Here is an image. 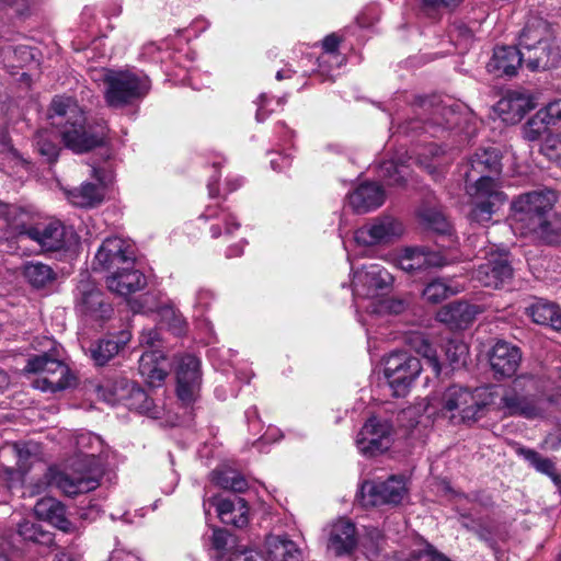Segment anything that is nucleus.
<instances>
[{
	"mask_svg": "<svg viewBox=\"0 0 561 561\" xmlns=\"http://www.w3.org/2000/svg\"><path fill=\"white\" fill-rule=\"evenodd\" d=\"M48 118L58 129L65 147L75 153L88 152L105 141V122L87 124L84 112L69 98L55 96L49 106Z\"/></svg>",
	"mask_w": 561,
	"mask_h": 561,
	"instance_id": "obj_1",
	"label": "nucleus"
},
{
	"mask_svg": "<svg viewBox=\"0 0 561 561\" xmlns=\"http://www.w3.org/2000/svg\"><path fill=\"white\" fill-rule=\"evenodd\" d=\"M553 190L541 188L518 195L512 202V229L520 236L534 234L541 239L561 236V221L550 219L557 202Z\"/></svg>",
	"mask_w": 561,
	"mask_h": 561,
	"instance_id": "obj_2",
	"label": "nucleus"
},
{
	"mask_svg": "<svg viewBox=\"0 0 561 561\" xmlns=\"http://www.w3.org/2000/svg\"><path fill=\"white\" fill-rule=\"evenodd\" d=\"M496 403L490 387L471 389L462 385H450L440 394L439 413L453 425H472L485 416L488 409Z\"/></svg>",
	"mask_w": 561,
	"mask_h": 561,
	"instance_id": "obj_3",
	"label": "nucleus"
},
{
	"mask_svg": "<svg viewBox=\"0 0 561 561\" xmlns=\"http://www.w3.org/2000/svg\"><path fill=\"white\" fill-rule=\"evenodd\" d=\"M537 385L538 379L535 376L520 375L507 386L491 387L496 396V403L491 407L505 416L527 420L543 417L546 408L542 399L531 392Z\"/></svg>",
	"mask_w": 561,
	"mask_h": 561,
	"instance_id": "obj_4",
	"label": "nucleus"
},
{
	"mask_svg": "<svg viewBox=\"0 0 561 561\" xmlns=\"http://www.w3.org/2000/svg\"><path fill=\"white\" fill-rule=\"evenodd\" d=\"M133 248H117L112 252L110 248H99L94 257V268L96 265L112 270L106 277L107 288L121 296H128L145 288L146 276L134 268L135 254L130 251Z\"/></svg>",
	"mask_w": 561,
	"mask_h": 561,
	"instance_id": "obj_5",
	"label": "nucleus"
},
{
	"mask_svg": "<svg viewBox=\"0 0 561 561\" xmlns=\"http://www.w3.org/2000/svg\"><path fill=\"white\" fill-rule=\"evenodd\" d=\"M554 31L540 16H531L519 35V46L527 50L526 66L531 71L554 67L560 60L559 48L553 44Z\"/></svg>",
	"mask_w": 561,
	"mask_h": 561,
	"instance_id": "obj_6",
	"label": "nucleus"
},
{
	"mask_svg": "<svg viewBox=\"0 0 561 561\" xmlns=\"http://www.w3.org/2000/svg\"><path fill=\"white\" fill-rule=\"evenodd\" d=\"M104 99L113 108H123L141 101L150 90V81L128 70H106Z\"/></svg>",
	"mask_w": 561,
	"mask_h": 561,
	"instance_id": "obj_7",
	"label": "nucleus"
},
{
	"mask_svg": "<svg viewBox=\"0 0 561 561\" xmlns=\"http://www.w3.org/2000/svg\"><path fill=\"white\" fill-rule=\"evenodd\" d=\"M502 156L496 148H480L462 165L466 187H499L495 179L502 171Z\"/></svg>",
	"mask_w": 561,
	"mask_h": 561,
	"instance_id": "obj_8",
	"label": "nucleus"
},
{
	"mask_svg": "<svg viewBox=\"0 0 561 561\" xmlns=\"http://www.w3.org/2000/svg\"><path fill=\"white\" fill-rule=\"evenodd\" d=\"M422 369L421 360L405 351L391 352L383 362V375L394 397L407 396Z\"/></svg>",
	"mask_w": 561,
	"mask_h": 561,
	"instance_id": "obj_9",
	"label": "nucleus"
},
{
	"mask_svg": "<svg viewBox=\"0 0 561 561\" xmlns=\"http://www.w3.org/2000/svg\"><path fill=\"white\" fill-rule=\"evenodd\" d=\"M25 369L30 373L41 374L38 387L44 391L57 392L72 385L73 377L61 359L50 353H43L30 357Z\"/></svg>",
	"mask_w": 561,
	"mask_h": 561,
	"instance_id": "obj_10",
	"label": "nucleus"
},
{
	"mask_svg": "<svg viewBox=\"0 0 561 561\" xmlns=\"http://www.w3.org/2000/svg\"><path fill=\"white\" fill-rule=\"evenodd\" d=\"M407 492L405 480L397 476L386 481H365L360 488L363 504L366 506L398 505Z\"/></svg>",
	"mask_w": 561,
	"mask_h": 561,
	"instance_id": "obj_11",
	"label": "nucleus"
},
{
	"mask_svg": "<svg viewBox=\"0 0 561 561\" xmlns=\"http://www.w3.org/2000/svg\"><path fill=\"white\" fill-rule=\"evenodd\" d=\"M392 433V424L388 420L371 416L357 434L356 446L365 456L381 454L390 448Z\"/></svg>",
	"mask_w": 561,
	"mask_h": 561,
	"instance_id": "obj_12",
	"label": "nucleus"
},
{
	"mask_svg": "<svg viewBox=\"0 0 561 561\" xmlns=\"http://www.w3.org/2000/svg\"><path fill=\"white\" fill-rule=\"evenodd\" d=\"M404 233L403 224L390 216L382 215L374 218L370 224L354 232L356 245H374L375 243H391Z\"/></svg>",
	"mask_w": 561,
	"mask_h": 561,
	"instance_id": "obj_13",
	"label": "nucleus"
},
{
	"mask_svg": "<svg viewBox=\"0 0 561 561\" xmlns=\"http://www.w3.org/2000/svg\"><path fill=\"white\" fill-rule=\"evenodd\" d=\"M33 213L15 204H0V242L18 243L28 238Z\"/></svg>",
	"mask_w": 561,
	"mask_h": 561,
	"instance_id": "obj_14",
	"label": "nucleus"
},
{
	"mask_svg": "<svg viewBox=\"0 0 561 561\" xmlns=\"http://www.w3.org/2000/svg\"><path fill=\"white\" fill-rule=\"evenodd\" d=\"M353 251L347 252V259L351 262V268L354 271L362 270L357 275L355 283V295H363L365 297H375L379 291L389 288L392 284V276L387 270L378 264H369L355 266L353 256L357 255V250H364V248H352Z\"/></svg>",
	"mask_w": 561,
	"mask_h": 561,
	"instance_id": "obj_15",
	"label": "nucleus"
},
{
	"mask_svg": "<svg viewBox=\"0 0 561 561\" xmlns=\"http://www.w3.org/2000/svg\"><path fill=\"white\" fill-rule=\"evenodd\" d=\"M27 240L38 245H75L77 243L71 227H66L57 219L37 220L34 216L31 219Z\"/></svg>",
	"mask_w": 561,
	"mask_h": 561,
	"instance_id": "obj_16",
	"label": "nucleus"
},
{
	"mask_svg": "<svg viewBox=\"0 0 561 561\" xmlns=\"http://www.w3.org/2000/svg\"><path fill=\"white\" fill-rule=\"evenodd\" d=\"M201 362L193 355L181 357L176 369V394L183 404L193 403L201 389Z\"/></svg>",
	"mask_w": 561,
	"mask_h": 561,
	"instance_id": "obj_17",
	"label": "nucleus"
},
{
	"mask_svg": "<svg viewBox=\"0 0 561 561\" xmlns=\"http://www.w3.org/2000/svg\"><path fill=\"white\" fill-rule=\"evenodd\" d=\"M102 469L88 468L84 471L58 472L53 478V483L67 496H75L95 490L100 484Z\"/></svg>",
	"mask_w": 561,
	"mask_h": 561,
	"instance_id": "obj_18",
	"label": "nucleus"
},
{
	"mask_svg": "<svg viewBox=\"0 0 561 561\" xmlns=\"http://www.w3.org/2000/svg\"><path fill=\"white\" fill-rule=\"evenodd\" d=\"M357 545L356 526L348 518H339L329 526L327 548L333 556H350Z\"/></svg>",
	"mask_w": 561,
	"mask_h": 561,
	"instance_id": "obj_19",
	"label": "nucleus"
},
{
	"mask_svg": "<svg viewBox=\"0 0 561 561\" xmlns=\"http://www.w3.org/2000/svg\"><path fill=\"white\" fill-rule=\"evenodd\" d=\"M466 191L474 201L470 217L479 224L490 221L507 198L499 187H480L477 192L472 187H466Z\"/></svg>",
	"mask_w": 561,
	"mask_h": 561,
	"instance_id": "obj_20",
	"label": "nucleus"
},
{
	"mask_svg": "<svg viewBox=\"0 0 561 561\" xmlns=\"http://www.w3.org/2000/svg\"><path fill=\"white\" fill-rule=\"evenodd\" d=\"M424 248H402L397 259L398 266L407 272L423 271L428 267H443L454 263L442 251H423Z\"/></svg>",
	"mask_w": 561,
	"mask_h": 561,
	"instance_id": "obj_21",
	"label": "nucleus"
},
{
	"mask_svg": "<svg viewBox=\"0 0 561 561\" xmlns=\"http://www.w3.org/2000/svg\"><path fill=\"white\" fill-rule=\"evenodd\" d=\"M513 277V268L504 254H492L486 263L479 266L476 272L477 280L484 287L499 289Z\"/></svg>",
	"mask_w": 561,
	"mask_h": 561,
	"instance_id": "obj_22",
	"label": "nucleus"
},
{
	"mask_svg": "<svg viewBox=\"0 0 561 561\" xmlns=\"http://www.w3.org/2000/svg\"><path fill=\"white\" fill-rule=\"evenodd\" d=\"M92 176L100 183H82L79 187L66 192L68 201L81 208H93L100 205L104 198L102 185L105 184V173L103 170L93 168Z\"/></svg>",
	"mask_w": 561,
	"mask_h": 561,
	"instance_id": "obj_23",
	"label": "nucleus"
},
{
	"mask_svg": "<svg viewBox=\"0 0 561 561\" xmlns=\"http://www.w3.org/2000/svg\"><path fill=\"white\" fill-rule=\"evenodd\" d=\"M522 359L517 346L505 341H499L492 348L490 365L495 375L500 377H512L519 367Z\"/></svg>",
	"mask_w": 561,
	"mask_h": 561,
	"instance_id": "obj_24",
	"label": "nucleus"
},
{
	"mask_svg": "<svg viewBox=\"0 0 561 561\" xmlns=\"http://www.w3.org/2000/svg\"><path fill=\"white\" fill-rule=\"evenodd\" d=\"M527 55L516 46H499L494 48L493 56L488 64V70L496 76H515Z\"/></svg>",
	"mask_w": 561,
	"mask_h": 561,
	"instance_id": "obj_25",
	"label": "nucleus"
},
{
	"mask_svg": "<svg viewBox=\"0 0 561 561\" xmlns=\"http://www.w3.org/2000/svg\"><path fill=\"white\" fill-rule=\"evenodd\" d=\"M533 108L534 103L530 96L518 91L508 92L495 105V112L503 122L508 124L520 122L526 113Z\"/></svg>",
	"mask_w": 561,
	"mask_h": 561,
	"instance_id": "obj_26",
	"label": "nucleus"
},
{
	"mask_svg": "<svg viewBox=\"0 0 561 561\" xmlns=\"http://www.w3.org/2000/svg\"><path fill=\"white\" fill-rule=\"evenodd\" d=\"M348 204L357 214H365L380 207L386 199L381 185L366 182L356 187L347 196Z\"/></svg>",
	"mask_w": 561,
	"mask_h": 561,
	"instance_id": "obj_27",
	"label": "nucleus"
},
{
	"mask_svg": "<svg viewBox=\"0 0 561 561\" xmlns=\"http://www.w3.org/2000/svg\"><path fill=\"white\" fill-rule=\"evenodd\" d=\"M478 308L466 301H454L442 307L436 319L451 330H463L474 320Z\"/></svg>",
	"mask_w": 561,
	"mask_h": 561,
	"instance_id": "obj_28",
	"label": "nucleus"
},
{
	"mask_svg": "<svg viewBox=\"0 0 561 561\" xmlns=\"http://www.w3.org/2000/svg\"><path fill=\"white\" fill-rule=\"evenodd\" d=\"M112 403L124 401L129 409L140 413H149L152 410L153 401L146 391L137 387L134 382L122 380L118 386L113 388V399H107Z\"/></svg>",
	"mask_w": 561,
	"mask_h": 561,
	"instance_id": "obj_29",
	"label": "nucleus"
},
{
	"mask_svg": "<svg viewBox=\"0 0 561 561\" xmlns=\"http://www.w3.org/2000/svg\"><path fill=\"white\" fill-rule=\"evenodd\" d=\"M36 516L64 533H72L75 525L66 516V507L54 497H43L34 506Z\"/></svg>",
	"mask_w": 561,
	"mask_h": 561,
	"instance_id": "obj_30",
	"label": "nucleus"
},
{
	"mask_svg": "<svg viewBox=\"0 0 561 561\" xmlns=\"http://www.w3.org/2000/svg\"><path fill=\"white\" fill-rule=\"evenodd\" d=\"M216 506L218 517L224 524L242 528L249 523V506L244 499H218L211 502Z\"/></svg>",
	"mask_w": 561,
	"mask_h": 561,
	"instance_id": "obj_31",
	"label": "nucleus"
},
{
	"mask_svg": "<svg viewBox=\"0 0 561 561\" xmlns=\"http://www.w3.org/2000/svg\"><path fill=\"white\" fill-rule=\"evenodd\" d=\"M525 313L537 324L561 331V309L553 301L534 298L533 302L526 307Z\"/></svg>",
	"mask_w": 561,
	"mask_h": 561,
	"instance_id": "obj_32",
	"label": "nucleus"
},
{
	"mask_svg": "<svg viewBox=\"0 0 561 561\" xmlns=\"http://www.w3.org/2000/svg\"><path fill=\"white\" fill-rule=\"evenodd\" d=\"M265 551L270 561L304 560L302 550L287 536H268L265 540Z\"/></svg>",
	"mask_w": 561,
	"mask_h": 561,
	"instance_id": "obj_33",
	"label": "nucleus"
},
{
	"mask_svg": "<svg viewBox=\"0 0 561 561\" xmlns=\"http://www.w3.org/2000/svg\"><path fill=\"white\" fill-rule=\"evenodd\" d=\"M78 310L87 320L92 321H104L113 313L111 304L106 302L103 294L95 289L83 293Z\"/></svg>",
	"mask_w": 561,
	"mask_h": 561,
	"instance_id": "obj_34",
	"label": "nucleus"
},
{
	"mask_svg": "<svg viewBox=\"0 0 561 561\" xmlns=\"http://www.w3.org/2000/svg\"><path fill=\"white\" fill-rule=\"evenodd\" d=\"M432 110L430 117L424 122V126L419 127V122H410V128L417 130L422 128L428 133L432 127L442 126L446 129H451L459 124V114L456 112L453 105H446L444 103H431Z\"/></svg>",
	"mask_w": 561,
	"mask_h": 561,
	"instance_id": "obj_35",
	"label": "nucleus"
},
{
	"mask_svg": "<svg viewBox=\"0 0 561 561\" xmlns=\"http://www.w3.org/2000/svg\"><path fill=\"white\" fill-rule=\"evenodd\" d=\"M165 358L160 351L145 352L139 358V373L152 386H160L167 377Z\"/></svg>",
	"mask_w": 561,
	"mask_h": 561,
	"instance_id": "obj_36",
	"label": "nucleus"
},
{
	"mask_svg": "<svg viewBox=\"0 0 561 561\" xmlns=\"http://www.w3.org/2000/svg\"><path fill=\"white\" fill-rule=\"evenodd\" d=\"M421 224L437 234H450L453 228L440 207L422 205L417 211Z\"/></svg>",
	"mask_w": 561,
	"mask_h": 561,
	"instance_id": "obj_37",
	"label": "nucleus"
},
{
	"mask_svg": "<svg viewBox=\"0 0 561 561\" xmlns=\"http://www.w3.org/2000/svg\"><path fill=\"white\" fill-rule=\"evenodd\" d=\"M127 340L128 337L125 336V334H122V337L119 340H100L99 342L92 344L89 347L90 357L96 365L102 366L119 352L123 345L126 344Z\"/></svg>",
	"mask_w": 561,
	"mask_h": 561,
	"instance_id": "obj_38",
	"label": "nucleus"
},
{
	"mask_svg": "<svg viewBox=\"0 0 561 561\" xmlns=\"http://www.w3.org/2000/svg\"><path fill=\"white\" fill-rule=\"evenodd\" d=\"M76 446L78 451L84 457V461L89 463V468H101L98 459V453L102 450V439L90 432L80 433L76 437Z\"/></svg>",
	"mask_w": 561,
	"mask_h": 561,
	"instance_id": "obj_39",
	"label": "nucleus"
},
{
	"mask_svg": "<svg viewBox=\"0 0 561 561\" xmlns=\"http://www.w3.org/2000/svg\"><path fill=\"white\" fill-rule=\"evenodd\" d=\"M461 290L462 287L453 285L449 279L435 278L424 287L422 296L427 302L436 305Z\"/></svg>",
	"mask_w": 561,
	"mask_h": 561,
	"instance_id": "obj_40",
	"label": "nucleus"
},
{
	"mask_svg": "<svg viewBox=\"0 0 561 561\" xmlns=\"http://www.w3.org/2000/svg\"><path fill=\"white\" fill-rule=\"evenodd\" d=\"M410 346L419 354H421L427 367L432 369L434 376L440 374V364L436 355V351L433 348L428 339L423 333H412L408 337Z\"/></svg>",
	"mask_w": 561,
	"mask_h": 561,
	"instance_id": "obj_41",
	"label": "nucleus"
},
{
	"mask_svg": "<svg viewBox=\"0 0 561 561\" xmlns=\"http://www.w3.org/2000/svg\"><path fill=\"white\" fill-rule=\"evenodd\" d=\"M18 534L23 540L42 547H50L54 543V534L32 520H23L18 525Z\"/></svg>",
	"mask_w": 561,
	"mask_h": 561,
	"instance_id": "obj_42",
	"label": "nucleus"
},
{
	"mask_svg": "<svg viewBox=\"0 0 561 561\" xmlns=\"http://www.w3.org/2000/svg\"><path fill=\"white\" fill-rule=\"evenodd\" d=\"M23 274L27 282L35 288H44L56 278L53 268L41 262L26 263L23 268Z\"/></svg>",
	"mask_w": 561,
	"mask_h": 561,
	"instance_id": "obj_43",
	"label": "nucleus"
},
{
	"mask_svg": "<svg viewBox=\"0 0 561 561\" xmlns=\"http://www.w3.org/2000/svg\"><path fill=\"white\" fill-rule=\"evenodd\" d=\"M516 454L523 457L531 467L538 472L550 477L554 482L559 479L556 472V466L551 459L542 457L538 451L524 447L517 446L515 449Z\"/></svg>",
	"mask_w": 561,
	"mask_h": 561,
	"instance_id": "obj_44",
	"label": "nucleus"
},
{
	"mask_svg": "<svg viewBox=\"0 0 561 561\" xmlns=\"http://www.w3.org/2000/svg\"><path fill=\"white\" fill-rule=\"evenodd\" d=\"M34 146L47 162L53 163L57 160L60 148L53 131L38 130L34 137Z\"/></svg>",
	"mask_w": 561,
	"mask_h": 561,
	"instance_id": "obj_45",
	"label": "nucleus"
},
{
	"mask_svg": "<svg viewBox=\"0 0 561 561\" xmlns=\"http://www.w3.org/2000/svg\"><path fill=\"white\" fill-rule=\"evenodd\" d=\"M213 481L220 488L236 493H242L249 486L245 478L232 469L215 470Z\"/></svg>",
	"mask_w": 561,
	"mask_h": 561,
	"instance_id": "obj_46",
	"label": "nucleus"
},
{
	"mask_svg": "<svg viewBox=\"0 0 561 561\" xmlns=\"http://www.w3.org/2000/svg\"><path fill=\"white\" fill-rule=\"evenodd\" d=\"M204 219H219L225 224L227 233H231L233 229L239 228V224L229 210L224 207L219 202L211 203L206 206L201 215Z\"/></svg>",
	"mask_w": 561,
	"mask_h": 561,
	"instance_id": "obj_47",
	"label": "nucleus"
},
{
	"mask_svg": "<svg viewBox=\"0 0 561 561\" xmlns=\"http://www.w3.org/2000/svg\"><path fill=\"white\" fill-rule=\"evenodd\" d=\"M158 314L161 322L165 323L168 328L176 335L182 334L186 328V321L182 313L172 306H163L159 309Z\"/></svg>",
	"mask_w": 561,
	"mask_h": 561,
	"instance_id": "obj_48",
	"label": "nucleus"
},
{
	"mask_svg": "<svg viewBox=\"0 0 561 561\" xmlns=\"http://www.w3.org/2000/svg\"><path fill=\"white\" fill-rule=\"evenodd\" d=\"M445 354L450 365L458 367L466 363L468 346L458 340H449L445 346Z\"/></svg>",
	"mask_w": 561,
	"mask_h": 561,
	"instance_id": "obj_49",
	"label": "nucleus"
},
{
	"mask_svg": "<svg viewBox=\"0 0 561 561\" xmlns=\"http://www.w3.org/2000/svg\"><path fill=\"white\" fill-rule=\"evenodd\" d=\"M379 175L389 186H401L405 183L402 169L393 161H385L380 165Z\"/></svg>",
	"mask_w": 561,
	"mask_h": 561,
	"instance_id": "obj_50",
	"label": "nucleus"
},
{
	"mask_svg": "<svg viewBox=\"0 0 561 561\" xmlns=\"http://www.w3.org/2000/svg\"><path fill=\"white\" fill-rule=\"evenodd\" d=\"M383 535L377 527H365V534L362 538V545L368 554L377 556L381 549Z\"/></svg>",
	"mask_w": 561,
	"mask_h": 561,
	"instance_id": "obj_51",
	"label": "nucleus"
},
{
	"mask_svg": "<svg viewBox=\"0 0 561 561\" xmlns=\"http://www.w3.org/2000/svg\"><path fill=\"white\" fill-rule=\"evenodd\" d=\"M541 123L546 125H556L561 121V99L551 101L545 108L540 110L537 115Z\"/></svg>",
	"mask_w": 561,
	"mask_h": 561,
	"instance_id": "obj_52",
	"label": "nucleus"
},
{
	"mask_svg": "<svg viewBox=\"0 0 561 561\" xmlns=\"http://www.w3.org/2000/svg\"><path fill=\"white\" fill-rule=\"evenodd\" d=\"M220 561H262V557L254 550H236L220 557Z\"/></svg>",
	"mask_w": 561,
	"mask_h": 561,
	"instance_id": "obj_53",
	"label": "nucleus"
},
{
	"mask_svg": "<svg viewBox=\"0 0 561 561\" xmlns=\"http://www.w3.org/2000/svg\"><path fill=\"white\" fill-rule=\"evenodd\" d=\"M421 9L425 12L438 11L440 8L454 9L463 0H419Z\"/></svg>",
	"mask_w": 561,
	"mask_h": 561,
	"instance_id": "obj_54",
	"label": "nucleus"
},
{
	"mask_svg": "<svg viewBox=\"0 0 561 561\" xmlns=\"http://www.w3.org/2000/svg\"><path fill=\"white\" fill-rule=\"evenodd\" d=\"M12 51L13 57L20 67L28 65L35 57L34 49L25 45L15 46Z\"/></svg>",
	"mask_w": 561,
	"mask_h": 561,
	"instance_id": "obj_55",
	"label": "nucleus"
},
{
	"mask_svg": "<svg viewBox=\"0 0 561 561\" xmlns=\"http://www.w3.org/2000/svg\"><path fill=\"white\" fill-rule=\"evenodd\" d=\"M160 342V332L156 328L146 329L140 333L141 346L156 347Z\"/></svg>",
	"mask_w": 561,
	"mask_h": 561,
	"instance_id": "obj_56",
	"label": "nucleus"
},
{
	"mask_svg": "<svg viewBox=\"0 0 561 561\" xmlns=\"http://www.w3.org/2000/svg\"><path fill=\"white\" fill-rule=\"evenodd\" d=\"M229 535L226 530L216 528L213 530L211 535V547L217 551H222L226 549L228 543Z\"/></svg>",
	"mask_w": 561,
	"mask_h": 561,
	"instance_id": "obj_57",
	"label": "nucleus"
},
{
	"mask_svg": "<svg viewBox=\"0 0 561 561\" xmlns=\"http://www.w3.org/2000/svg\"><path fill=\"white\" fill-rule=\"evenodd\" d=\"M381 306L390 313L399 314L404 311L407 302L402 299L388 298L382 301Z\"/></svg>",
	"mask_w": 561,
	"mask_h": 561,
	"instance_id": "obj_58",
	"label": "nucleus"
},
{
	"mask_svg": "<svg viewBox=\"0 0 561 561\" xmlns=\"http://www.w3.org/2000/svg\"><path fill=\"white\" fill-rule=\"evenodd\" d=\"M542 150L550 159L561 157V140L559 138L548 139Z\"/></svg>",
	"mask_w": 561,
	"mask_h": 561,
	"instance_id": "obj_59",
	"label": "nucleus"
},
{
	"mask_svg": "<svg viewBox=\"0 0 561 561\" xmlns=\"http://www.w3.org/2000/svg\"><path fill=\"white\" fill-rule=\"evenodd\" d=\"M420 556L427 557L428 561H451L430 543L420 552Z\"/></svg>",
	"mask_w": 561,
	"mask_h": 561,
	"instance_id": "obj_60",
	"label": "nucleus"
},
{
	"mask_svg": "<svg viewBox=\"0 0 561 561\" xmlns=\"http://www.w3.org/2000/svg\"><path fill=\"white\" fill-rule=\"evenodd\" d=\"M270 163L273 170L280 172L290 167L291 159L288 156L277 153L271 159Z\"/></svg>",
	"mask_w": 561,
	"mask_h": 561,
	"instance_id": "obj_61",
	"label": "nucleus"
},
{
	"mask_svg": "<svg viewBox=\"0 0 561 561\" xmlns=\"http://www.w3.org/2000/svg\"><path fill=\"white\" fill-rule=\"evenodd\" d=\"M341 39L335 34H330L324 37L322 42V47L324 53L327 54H335L339 49Z\"/></svg>",
	"mask_w": 561,
	"mask_h": 561,
	"instance_id": "obj_62",
	"label": "nucleus"
},
{
	"mask_svg": "<svg viewBox=\"0 0 561 561\" xmlns=\"http://www.w3.org/2000/svg\"><path fill=\"white\" fill-rule=\"evenodd\" d=\"M450 35L463 38L466 41L472 38L473 36L471 30L463 23H455L451 26Z\"/></svg>",
	"mask_w": 561,
	"mask_h": 561,
	"instance_id": "obj_63",
	"label": "nucleus"
},
{
	"mask_svg": "<svg viewBox=\"0 0 561 561\" xmlns=\"http://www.w3.org/2000/svg\"><path fill=\"white\" fill-rule=\"evenodd\" d=\"M13 451L15 453V455L19 458V463L20 462H24L28 458V456H30V451L26 448V446H24V445L20 446L18 444H14L13 445Z\"/></svg>",
	"mask_w": 561,
	"mask_h": 561,
	"instance_id": "obj_64",
	"label": "nucleus"
}]
</instances>
